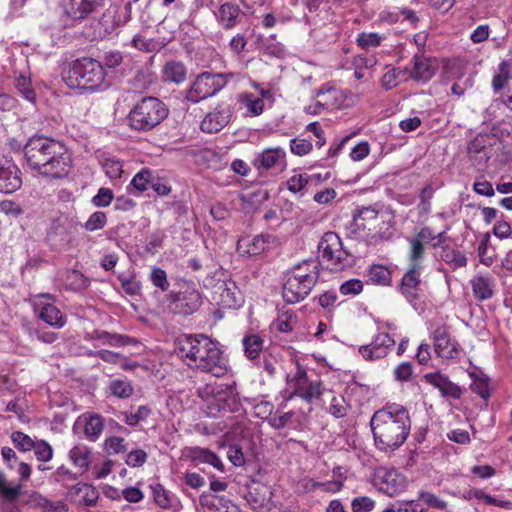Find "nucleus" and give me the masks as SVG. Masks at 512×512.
Returning a JSON list of instances; mask_svg holds the SVG:
<instances>
[{"mask_svg":"<svg viewBox=\"0 0 512 512\" xmlns=\"http://www.w3.org/2000/svg\"><path fill=\"white\" fill-rule=\"evenodd\" d=\"M219 305L224 309H236L242 305L243 299L235 285L219 287Z\"/></svg>","mask_w":512,"mask_h":512,"instance_id":"obj_33","label":"nucleus"},{"mask_svg":"<svg viewBox=\"0 0 512 512\" xmlns=\"http://www.w3.org/2000/svg\"><path fill=\"white\" fill-rule=\"evenodd\" d=\"M488 140L489 138L486 135H477L468 144V157L478 169L486 167L487 162L492 156V148L488 144Z\"/></svg>","mask_w":512,"mask_h":512,"instance_id":"obj_19","label":"nucleus"},{"mask_svg":"<svg viewBox=\"0 0 512 512\" xmlns=\"http://www.w3.org/2000/svg\"><path fill=\"white\" fill-rule=\"evenodd\" d=\"M103 0H70L66 13L73 19L81 20L102 4Z\"/></svg>","mask_w":512,"mask_h":512,"instance_id":"obj_28","label":"nucleus"},{"mask_svg":"<svg viewBox=\"0 0 512 512\" xmlns=\"http://www.w3.org/2000/svg\"><path fill=\"white\" fill-rule=\"evenodd\" d=\"M202 303L201 294L192 288L180 291L173 299V310L175 313L190 315L198 310Z\"/></svg>","mask_w":512,"mask_h":512,"instance_id":"obj_22","label":"nucleus"},{"mask_svg":"<svg viewBox=\"0 0 512 512\" xmlns=\"http://www.w3.org/2000/svg\"><path fill=\"white\" fill-rule=\"evenodd\" d=\"M469 284L477 301L490 300L495 294V279L491 275L477 274L470 279Z\"/></svg>","mask_w":512,"mask_h":512,"instance_id":"obj_25","label":"nucleus"},{"mask_svg":"<svg viewBox=\"0 0 512 512\" xmlns=\"http://www.w3.org/2000/svg\"><path fill=\"white\" fill-rule=\"evenodd\" d=\"M189 458L195 463H207L220 472H224V464L221 459L211 450L201 447H191L188 450Z\"/></svg>","mask_w":512,"mask_h":512,"instance_id":"obj_29","label":"nucleus"},{"mask_svg":"<svg viewBox=\"0 0 512 512\" xmlns=\"http://www.w3.org/2000/svg\"><path fill=\"white\" fill-rule=\"evenodd\" d=\"M168 115L169 109L163 101L154 96H145L130 109L127 124L133 131L147 133L158 127Z\"/></svg>","mask_w":512,"mask_h":512,"instance_id":"obj_4","label":"nucleus"},{"mask_svg":"<svg viewBox=\"0 0 512 512\" xmlns=\"http://www.w3.org/2000/svg\"><path fill=\"white\" fill-rule=\"evenodd\" d=\"M381 41L382 37L378 33H361L357 37V44L363 49L378 47Z\"/></svg>","mask_w":512,"mask_h":512,"instance_id":"obj_61","label":"nucleus"},{"mask_svg":"<svg viewBox=\"0 0 512 512\" xmlns=\"http://www.w3.org/2000/svg\"><path fill=\"white\" fill-rule=\"evenodd\" d=\"M367 278L368 282L372 284L388 286L391 283L392 274L387 267L380 264H373L369 266L367 270Z\"/></svg>","mask_w":512,"mask_h":512,"instance_id":"obj_36","label":"nucleus"},{"mask_svg":"<svg viewBox=\"0 0 512 512\" xmlns=\"http://www.w3.org/2000/svg\"><path fill=\"white\" fill-rule=\"evenodd\" d=\"M105 450L108 454L124 453L127 450L125 439L119 436H111L105 440Z\"/></svg>","mask_w":512,"mask_h":512,"instance_id":"obj_59","label":"nucleus"},{"mask_svg":"<svg viewBox=\"0 0 512 512\" xmlns=\"http://www.w3.org/2000/svg\"><path fill=\"white\" fill-rule=\"evenodd\" d=\"M150 280L155 287L159 288L163 292L169 289L170 284L167 279V274L162 268H153L150 273Z\"/></svg>","mask_w":512,"mask_h":512,"instance_id":"obj_58","label":"nucleus"},{"mask_svg":"<svg viewBox=\"0 0 512 512\" xmlns=\"http://www.w3.org/2000/svg\"><path fill=\"white\" fill-rule=\"evenodd\" d=\"M146 460L147 453L142 449H135L127 454L125 462L129 467L135 468L142 466Z\"/></svg>","mask_w":512,"mask_h":512,"instance_id":"obj_63","label":"nucleus"},{"mask_svg":"<svg viewBox=\"0 0 512 512\" xmlns=\"http://www.w3.org/2000/svg\"><path fill=\"white\" fill-rule=\"evenodd\" d=\"M231 112L228 107L218 105L213 111L205 115L200 124V129L206 133H216L224 128L230 121Z\"/></svg>","mask_w":512,"mask_h":512,"instance_id":"obj_23","label":"nucleus"},{"mask_svg":"<svg viewBox=\"0 0 512 512\" xmlns=\"http://www.w3.org/2000/svg\"><path fill=\"white\" fill-rule=\"evenodd\" d=\"M177 356L191 369L210 373L219 378L227 374L228 367L217 344L203 334H184L176 339Z\"/></svg>","mask_w":512,"mask_h":512,"instance_id":"obj_2","label":"nucleus"},{"mask_svg":"<svg viewBox=\"0 0 512 512\" xmlns=\"http://www.w3.org/2000/svg\"><path fill=\"white\" fill-rule=\"evenodd\" d=\"M469 376L472 379L471 391L482 399L488 400L490 398V379L482 372H469Z\"/></svg>","mask_w":512,"mask_h":512,"instance_id":"obj_37","label":"nucleus"},{"mask_svg":"<svg viewBox=\"0 0 512 512\" xmlns=\"http://www.w3.org/2000/svg\"><path fill=\"white\" fill-rule=\"evenodd\" d=\"M237 252L241 256L256 255V237H241L237 242Z\"/></svg>","mask_w":512,"mask_h":512,"instance_id":"obj_57","label":"nucleus"},{"mask_svg":"<svg viewBox=\"0 0 512 512\" xmlns=\"http://www.w3.org/2000/svg\"><path fill=\"white\" fill-rule=\"evenodd\" d=\"M90 456H91V451L85 445L74 446L69 451L70 460L73 462V464L76 467H78L82 470H86L89 467Z\"/></svg>","mask_w":512,"mask_h":512,"instance_id":"obj_40","label":"nucleus"},{"mask_svg":"<svg viewBox=\"0 0 512 512\" xmlns=\"http://www.w3.org/2000/svg\"><path fill=\"white\" fill-rule=\"evenodd\" d=\"M446 240V230H436L432 226H422L413 237L408 239L410 243L408 255L415 260H424L425 247L436 248Z\"/></svg>","mask_w":512,"mask_h":512,"instance_id":"obj_11","label":"nucleus"},{"mask_svg":"<svg viewBox=\"0 0 512 512\" xmlns=\"http://www.w3.org/2000/svg\"><path fill=\"white\" fill-rule=\"evenodd\" d=\"M38 505L45 511L51 512H67L68 506L63 501H51L45 497H41L38 501Z\"/></svg>","mask_w":512,"mask_h":512,"instance_id":"obj_64","label":"nucleus"},{"mask_svg":"<svg viewBox=\"0 0 512 512\" xmlns=\"http://www.w3.org/2000/svg\"><path fill=\"white\" fill-rule=\"evenodd\" d=\"M239 9L230 3L221 5L219 9V20L225 28H231L235 25Z\"/></svg>","mask_w":512,"mask_h":512,"instance_id":"obj_43","label":"nucleus"},{"mask_svg":"<svg viewBox=\"0 0 512 512\" xmlns=\"http://www.w3.org/2000/svg\"><path fill=\"white\" fill-rule=\"evenodd\" d=\"M320 265L331 272H340L351 265V255L343 249L339 236L334 232L324 234L318 244Z\"/></svg>","mask_w":512,"mask_h":512,"instance_id":"obj_6","label":"nucleus"},{"mask_svg":"<svg viewBox=\"0 0 512 512\" xmlns=\"http://www.w3.org/2000/svg\"><path fill=\"white\" fill-rule=\"evenodd\" d=\"M101 166L106 176L109 177L111 180L119 179L123 174L122 161L115 157H104L101 160Z\"/></svg>","mask_w":512,"mask_h":512,"instance_id":"obj_42","label":"nucleus"},{"mask_svg":"<svg viewBox=\"0 0 512 512\" xmlns=\"http://www.w3.org/2000/svg\"><path fill=\"white\" fill-rule=\"evenodd\" d=\"M96 338L107 343L111 346H125L130 343V338L128 336H123L120 334H112L107 331H96Z\"/></svg>","mask_w":512,"mask_h":512,"instance_id":"obj_52","label":"nucleus"},{"mask_svg":"<svg viewBox=\"0 0 512 512\" xmlns=\"http://www.w3.org/2000/svg\"><path fill=\"white\" fill-rule=\"evenodd\" d=\"M36 459L40 462H48L53 458V449L51 445L45 440H38L35 442V447L32 449Z\"/></svg>","mask_w":512,"mask_h":512,"instance_id":"obj_54","label":"nucleus"},{"mask_svg":"<svg viewBox=\"0 0 512 512\" xmlns=\"http://www.w3.org/2000/svg\"><path fill=\"white\" fill-rule=\"evenodd\" d=\"M263 340L258 336V362L261 361L263 370L261 374L266 373L267 381L262 380L261 390L258 395L262 398H269L272 392L276 390V381L274 378L277 360L267 352H261Z\"/></svg>","mask_w":512,"mask_h":512,"instance_id":"obj_18","label":"nucleus"},{"mask_svg":"<svg viewBox=\"0 0 512 512\" xmlns=\"http://www.w3.org/2000/svg\"><path fill=\"white\" fill-rule=\"evenodd\" d=\"M200 503L205 512H239L229 500L215 495L203 494L200 497Z\"/></svg>","mask_w":512,"mask_h":512,"instance_id":"obj_30","label":"nucleus"},{"mask_svg":"<svg viewBox=\"0 0 512 512\" xmlns=\"http://www.w3.org/2000/svg\"><path fill=\"white\" fill-rule=\"evenodd\" d=\"M441 258L454 270L465 267L467 265V258L465 254L462 251L449 246H444L442 248Z\"/></svg>","mask_w":512,"mask_h":512,"instance_id":"obj_39","label":"nucleus"},{"mask_svg":"<svg viewBox=\"0 0 512 512\" xmlns=\"http://www.w3.org/2000/svg\"><path fill=\"white\" fill-rule=\"evenodd\" d=\"M0 495L4 500L14 502L21 495V485L9 486L5 475L0 473Z\"/></svg>","mask_w":512,"mask_h":512,"instance_id":"obj_48","label":"nucleus"},{"mask_svg":"<svg viewBox=\"0 0 512 512\" xmlns=\"http://www.w3.org/2000/svg\"><path fill=\"white\" fill-rule=\"evenodd\" d=\"M152 183V173L149 169L143 168L132 179L131 185L139 192L147 190Z\"/></svg>","mask_w":512,"mask_h":512,"instance_id":"obj_53","label":"nucleus"},{"mask_svg":"<svg viewBox=\"0 0 512 512\" xmlns=\"http://www.w3.org/2000/svg\"><path fill=\"white\" fill-rule=\"evenodd\" d=\"M433 351L445 365L457 364L462 356L463 348L451 333L447 324L437 326L432 334Z\"/></svg>","mask_w":512,"mask_h":512,"instance_id":"obj_10","label":"nucleus"},{"mask_svg":"<svg viewBox=\"0 0 512 512\" xmlns=\"http://www.w3.org/2000/svg\"><path fill=\"white\" fill-rule=\"evenodd\" d=\"M492 87L495 93L506 88V91L501 95V101L512 111V74L509 62L502 61L499 64V73L493 77Z\"/></svg>","mask_w":512,"mask_h":512,"instance_id":"obj_20","label":"nucleus"},{"mask_svg":"<svg viewBox=\"0 0 512 512\" xmlns=\"http://www.w3.org/2000/svg\"><path fill=\"white\" fill-rule=\"evenodd\" d=\"M22 186L21 171L14 163L0 165V192L13 193Z\"/></svg>","mask_w":512,"mask_h":512,"instance_id":"obj_24","label":"nucleus"},{"mask_svg":"<svg viewBox=\"0 0 512 512\" xmlns=\"http://www.w3.org/2000/svg\"><path fill=\"white\" fill-rule=\"evenodd\" d=\"M11 440L15 447L22 452L31 451L35 447L36 442L29 435L21 431H14L11 434Z\"/></svg>","mask_w":512,"mask_h":512,"instance_id":"obj_51","label":"nucleus"},{"mask_svg":"<svg viewBox=\"0 0 512 512\" xmlns=\"http://www.w3.org/2000/svg\"><path fill=\"white\" fill-rule=\"evenodd\" d=\"M55 141L53 138L38 134L33 135L27 140L23 147V153L26 164L32 171L37 170L44 157L50 152L51 144L55 143Z\"/></svg>","mask_w":512,"mask_h":512,"instance_id":"obj_14","label":"nucleus"},{"mask_svg":"<svg viewBox=\"0 0 512 512\" xmlns=\"http://www.w3.org/2000/svg\"><path fill=\"white\" fill-rule=\"evenodd\" d=\"M287 386L290 391L289 398L298 397L307 404L321 400L325 386L320 379L312 380L307 371L297 363L293 375L287 376Z\"/></svg>","mask_w":512,"mask_h":512,"instance_id":"obj_7","label":"nucleus"},{"mask_svg":"<svg viewBox=\"0 0 512 512\" xmlns=\"http://www.w3.org/2000/svg\"><path fill=\"white\" fill-rule=\"evenodd\" d=\"M285 153L279 149H267L261 154V166L268 170L273 166L281 165Z\"/></svg>","mask_w":512,"mask_h":512,"instance_id":"obj_44","label":"nucleus"},{"mask_svg":"<svg viewBox=\"0 0 512 512\" xmlns=\"http://www.w3.org/2000/svg\"><path fill=\"white\" fill-rule=\"evenodd\" d=\"M187 69L180 61L171 60L162 68V78L165 82L180 84L185 81Z\"/></svg>","mask_w":512,"mask_h":512,"instance_id":"obj_31","label":"nucleus"},{"mask_svg":"<svg viewBox=\"0 0 512 512\" xmlns=\"http://www.w3.org/2000/svg\"><path fill=\"white\" fill-rule=\"evenodd\" d=\"M15 85L19 93H21L26 100L33 103L35 102L36 93L32 87L31 79L29 77L24 75L18 76L15 80Z\"/></svg>","mask_w":512,"mask_h":512,"instance_id":"obj_49","label":"nucleus"},{"mask_svg":"<svg viewBox=\"0 0 512 512\" xmlns=\"http://www.w3.org/2000/svg\"><path fill=\"white\" fill-rule=\"evenodd\" d=\"M395 344L393 336L387 332H378L370 344L360 346L359 353L367 361H376L386 357Z\"/></svg>","mask_w":512,"mask_h":512,"instance_id":"obj_17","label":"nucleus"},{"mask_svg":"<svg viewBox=\"0 0 512 512\" xmlns=\"http://www.w3.org/2000/svg\"><path fill=\"white\" fill-rule=\"evenodd\" d=\"M151 413L149 407L142 405L139 406L136 412H124V422L131 427L138 425V423L145 421Z\"/></svg>","mask_w":512,"mask_h":512,"instance_id":"obj_50","label":"nucleus"},{"mask_svg":"<svg viewBox=\"0 0 512 512\" xmlns=\"http://www.w3.org/2000/svg\"><path fill=\"white\" fill-rule=\"evenodd\" d=\"M375 485L379 491L394 496L406 488V477L396 469L380 468L375 474Z\"/></svg>","mask_w":512,"mask_h":512,"instance_id":"obj_16","label":"nucleus"},{"mask_svg":"<svg viewBox=\"0 0 512 512\" xmlns=\"http://www.w3.org/2000/svg\"><path fill=\"white\" fill-rule=\"evenodd\" d=\"M375 507V501L368 496L355 497L351 502L352 512H370Z\"/></svg>","mask_w":512,"mask_h":512,"instance_id":"obj_60","label":"nucleus"},{"mask_svg":"<svg viewBox=\"0 0 512 512\" xmlns=\"http://www.w3.org/2000/svg\"><path fill=\"white\" fill-rule=\"evenodd\" d=\"M435 70L436 67L430 58L416 55L411 76L416 80L428 81L435 74Z\"/></svg>","mask_w":512,"mask_h":512,"instance_id":"obj_32","label":"nucleus"},{"mask_svg":"<svg viewBox=\"0 0 512 512\" xmlns=\"http://www.w3.org/2000/svg\"><path fill=\"white\" fill-rule=\"evenodd\" d=\"M363 283L359 279H350L340 285L339 291L343 295H358L363 291Z\"/></svg>","mask_w":512,"mask_h":512,"instance_id":"obj_62","label":"nucleus"},{"mask_svg":"<svg viewBox=\"0 0 512 512\" xmlns=\"http://www.w3.org/2000/svg\"><path fill=\"white\" fill-rule=\"evenodd\" d=\"M232 76L231 73L202 72L186 91L185 99L191 103H198L214 96L227 85Z\"/></svg>","mask_w":512,"mask_h":512,"instance_id":"obj_9","label":"nucleus"},{"mask_svg":"<svg viewBox=\"0 0 512 512\" xmlns=\"http://www.w3.org/2000/svg\"><path fill=\"white\" fill-rule=\"evenodd\" d=\"M65 285L70 290L82 291L90 285V279L78 270H70L67 272Z\"/></svg>","mask_w":512,"mask_h":512,"instance_id":"obj_41","label":"nucleus"},{"mask_svg":"<svg viewBox=\"0 0 512 512\" xmlns=\"http://www.w3.org/2000/svg\"><path fill=\"white\" fill-rule=\"evenodd\" d=\"M320 276V263L315 259L305 260L295 265L286 274L282 295L287 303L304 300L316 285Z\"/></svg>","mask_w":512,"mask_h":512,"instance_id":"obj_3","label":"nucleus"},{"mask_svg":"<svg viewBox=\"0 0 512 512\" xmlns=\"http://www.w3.org/2000/svg\"><path fill=\"white\" fill-rule=\"evenodd\" d=\"M79 421L83 424L85 437L89 441H97L104 430L103 416L97 413H84L79 417Z\"/></svg>","mask_w":512,"mask_h":512,"instance_id":"obj_27","label":"nucleus"},{"mask_svg":"<svg viewBox=\"0 0 512 512\" xmlns=\"http://www.w3.org/2000/svg\"><path fill=\"white\" fill-rule=\"evenodd\" d=\"M50 152L35 172L51 179H63L72 169V155L64 144L59 141L51 144Z\"/></svg>","mask_w":512,"mask_h":512,"instance_id":"obj_8","label":"nucleus"},{"mask_svg":"<svg viewBox=\"0 0 512 512\" xmlns=\"http://www.w3.org/2000/svg\"><path fill=\"white\" fill-rule=\"evenodd\" d=\"M104 79L103 64L90 57L75 60L64 78L71 88L91 91L97 89Z\"/></svg>","mask_w":512,"mask_h":512,"instance_id":"obj_5","label":"nucleus"},{"mask_svg":"<svg viewBox=\"0 0 512 512\" xmlns=\"http://www.w3.org/2000/svg\"><path fill=\"white\" fill-rule=\"evenodd\" d=\"M73 491L78 497L77 501L79 504L89 507L96 505L99 494L98 491L91 485L86 483H77L74 486Z\"/></svg>","mask_w":512,"mask_h":512,"instance_id":"obj_35","label":"nucleus"},{"mask_svg":"<svg viewBox=\"0 0 512 512\" xmlns=\"http://www.w3.org/2000/svg\"><path fill=\"white\" fill-rule=\"evenodd\" d=\"M298 324L297 312L284 306L278 310L277 317L272 322L271 328L280 333H290L298 327Z\"/></svg>","mask_w":512,"mask_h":512,"instance_id":"obj_26","label":"nucleus"},{"mask_svg":"<svg viewBox=\"0 0 512 512\" xmlns=\"http://www.w3.org/2000/svg\"><path fill=\"white\" fill-rule=\"evenodd\" d=\"M490 244V234L489 232L485 233L480 240L478 245V256L480 262L485 266H491L494 262V255L488 254V246Z\"/></svg>","mask_w":512,"mask_h":512,"instance_id":"obj_55","label":"nucleus"},{"mask_svg":"<svg viewBox=\"0 0 512 512\" xmlns=\"http://www.w3.org/2000/svg\"><path fill=\"white\" fill-rule=\"evenodd\" d=\"M240 208L244 213H254L256 210V191L250 188H244L239 195Z\"/></svg>","mask_w":512,"mask_h":512,"instance_id":"obj_46","label":"nucleus"},{"mask_svg":"<svg viewBox=\"0 0 512 512\" xmlns=\"http://www.w3.org/2000/svg\"><path fill=\"white\" fill-rule=\"evenodd\" d=\"M107 390L111 396L118 399H128L134 393V387L127 378L112 379L107 386Z\"/></svg>","mask_w":512,"mask_h":512,"instance_id":"obj_34","label":"nucleus"},{"mask_svg":"<svg viewBox=\"0 0 512 512\" xmlns=\"http://www.w3.org/2000/svg\"><path fill=\"white\" fill-rule=\"evenodd\" d=\"M155 503L162 509H170L175 502L174 495L162 484L155 483L150 486Z\"/></svg>","mask_w":512,"mask_h":512,"instance_id":"obj_38","label":"nucleus"},{"mask_svg":"<svg viewBox=\"0 0 512 512\" xmlns=\"http://www.w3.org/2000/svg\"><path fill=\"white\" fill-rule=\"evenodd\" d=\"M54 301L55 297L50 293L39 294L34 299L33 309L40 320L55 329H61L67 323V317L54 305Z\"/></svg>","mask_w":512,"mask_h":512,"instance_id":"obj_12","label":"nucleus"},{"mask_svg":"<svg viewBox=\"0 0 512 512\" xmlns=\"http://www.w3.org/2000/svg\"><path fill=\"white\" fill-rule=\"evenodd\" d=\"M423 261L421 259H413L408 255V270L401 280L400 292L411 304H415L419 299L420 291V275L423 268Z\"/></svg>","mask_w":512,"mask_h":512,"instance_id":"obj_15","label":"nucleus"},{"mask_svg":"<svg viewBox=\"0 0 512 512\" xmlns=\"http://www.w3.org/2000/svg\"><path fill=\"white\" fill-rule=\"evenodd\" d=\"M370 426L376 449L391 454L398 450L410 435L409 411L401 404L388 403L374 412Z\"/></svg>","mask_w":512,"mask_h":512,"instance_id":"obj_1","label":"nucleus"},{"mask_svg":"<svg viewBox=\"0 0 512 512\" xmlns=\"http://www.w3.org/2000/svg\"><path fill=\"white\" fill-rule=\"evenodd\" d=\"M95 356L106 363L119 365L123 370L130 369V366L126 363V358L117 352L102 349L97 351Z\"/></svg>","mask_w":512,"mask_h":512,"instance_id":"obj_47","label":"nucleus"},{"mask_svg":"<svg viewBox=\"0 0 512 512\" xmlns=\"http://www.w3.org/2000/svg\"><path fill=\"white\" fill-rule=\"evenodd\" d=\"M348 406L342 396H334L328 407V412L335 418H343L347 415Z\"/></svg>","mask_w":512,"mask_h":512,"instance_id":"obj_56","label":"nucleus"},{"mask_svg":"<svg viewBox=\"0 0 512 512\" xmlns=\"http://www.w3.org/2000/svg\"><path fill=\"white\" fill-rule=\"evenodd\" d=\"M119 24L120 21L116 19L115 11L107 10L105 13H103L98 22L100 29L99 33L103 34L104 36L109 35L116 30Z\"/></svg>","mask_w":512,"mask_h":512,"instance_id":"obj_45","label":"nucleus"},{"mask_svg":"<svg viewBox=\"0 0 512 512\" xmlns=\"http://www.w3.org/2000/svg\"><path fill=\"white\" fill-rule=\"evenodd\" d=\"M198 393L208 402L210 413L232 411L231 404L235 403V399L228 386L223 389L220 385L207 384L204 388L199 389Z\"/></svg>","mask_w":512,"mask_h":512,"instance_id":"obj_13","label":"nucleus"},{"mask_svg":"<svg viewBox=\"0 0 512 512\" xmlns=\"http://www.w3.org/2000/svg\"><path fill=\"white\" fill-rule=\"evenodd\" d=\"M423 380L438 389L442 397L458 400L463 394L462 388L452 382L449 377L441 372L427 373Z\"/></svg>","mask_w":512,"mask_h":512,"instance_id":"obj_21","label":"nucleus"}]
</instances>
